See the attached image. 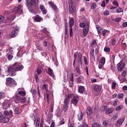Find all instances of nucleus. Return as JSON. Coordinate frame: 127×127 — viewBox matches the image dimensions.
<instances>
[{
	"label": "nucleus",
	"instance_id": "49",
	"mask_svg": "<svg viewBox=\"0 0 127 127\" xmlns=\"http://www.w3.org/2000/svg\"><path fill=\"white\" fill-rule=\"evenodd\" d=\"M116 86V81H113L112 83V88L113 89H115Z\"/></svg>",
	"mask_w": 127,
	"mask_h": 127
},
{
	"label": "nucleus",
	"instance_id": "24",
	"mask_svg": "<svg viewBox=\"0 0 127 127\" xmlns=\"http://www.w3.org/2000/svg\"><path fill=\"white\" fill-rule=\"evenodd\" d=\"M48 74L52 77H54V73L53 70L51 68H48Z\"/></svg>",
	"mask_w": 127,
	"mask_h": 127
},
{
	"label": "nucleus",
	"instance_id": "18",
	"mask_svg": "<svg viewBox=\"0 0 127 127\" xmlns=\"http://www.w3.org/2000/svg\"><path fill=\"white\" fill-rule=\"evenodd\" d=\"M18 28L16 27L15 28V30H13L12 32L11 33V37H15L18 34Z\"/></svg>",
	"mask_w": 127,
	"mask_h": 127
},
{
	"label": "nucleus",
	"instance_id": "35",
	"mask_svg": "<svg viewBox=\"0 0 127 127\" xmlns=\"http://www.w3.org/2000/svg\"><path fill=\"white\" fill-rule=\"evenodd\" d=\"M21 113V110L17 107L16 108H15V113H16V114L17 115H19Z\"/></svg>",
	"mask_w": 127,
	"mask_h": 127
},
{
	"label": "nucleus",
	"instance_id": "52",
	"mask_svg": "<svg viewBox=\"0 0 127 127\" xmlns=\"http://www.w3.org/2000/svg\"><path fill=\"white\" fill-rule=\"evenodd\" d=\"M127 75V71H124L122 73V77H126V76Z\"/></svg>",
	"mask_w": 127,
	"mask_h": 127
},
{
	"label": "nucleus",
	"instance_id": "29",
	"mask_svg": "<svg viewBox=\"0 0 127 127\" xmlns=\"http://www.w3.org/2000/svg\"><path fill=\"white\" fill-rule=\"evenodd\" d=\"M84 81V77L83 76L79 77L77 78V82L78 83H83Z\"/></svg>",
	"mask_w": 127,
	"mask_h": 127
},
{
	"label": "nucleus",
	"instance_id": "11",
	"mask_svg": "<svg viewBox=\"0 0 127 127\" xmlns=\"http://www.w3.org/2000/svg\"><path fill=\"white\" fill-rule=\"evenodd\" d=\"M68 105H69L68 99L67 98H65V100L64 101V107L63 108V110L64 112L67 111L68 108Z\"/></svg>",
	"mask_w": 127,
	"mask_h": 127
},
{
	"label": "nucleus",
	"instance_id": "47",
	"mask_svg": "<svg viewBox=\"0 0 127 127\" xmlns=\"http://www.w3.org/2000/svg\"><path fill=\"white\" fill-rule=\"evenodd\" d=\"M107 33H108V34L110 33V31L105 30L102 33L103 36H105Z\"/></svg>",
	"mask_w": 127,
	"mask_h": 127
},
{
	"label": "nucleus",
	"instance_id": "51",
	"mask_svg": "<svg viewBox=\"0 0 127 127\" xmlns=\"http://www.w3.org/2000/svg\"><path fill=\"white\" fill-rule=\"evenodd\" d=\"M101 127L100 124H98V123H93L92 124V127Z\"/></svg>",
	"mask_w": 127,
	"mask_h": 127
},
{
	"label": "nucleus",
	"instance_id": "22",
	"mask_svg": "<svg viewBox=\"0 0 127 127\" xmlns=\"http://www.w3.org/2000/svg\"><path fill=\"white\" fill-rule=\"evenodd\" d=\"M89 30V27L87 25V27L83 29V35L85 37H86L88 33V31Z\"/></svg>",
	"mask_w": 127,
	"mask_h": 127
},
{
	"label": "nucleus",
	"instance_id": "62",
	"mask_svg": "<svg viewBox=\"0 0 127 127\" xmlns=\"http://www.w3.org/2000/svg\"><path fill=\"white\" fill-rule=\"evenodd\" d=\"M104 51L105 52H109L110 49L109 48H104Z\"/></svg>",
	"mask_w": 127,
	"mask_h": 127
},
{
	"label": "nucleus",
	"instance_id": "1",
	"mask_svg": "<svg viewBox=\"0 0 127 127\" xmlns=\"http://www.w3.org/2000/svg\"><path fill=\"white\" fill-rule=\"evenodd\" d=\"M25 5L28 9H31L34 5V6H38L39 5L38 3V0H25Z\"/></svg>",
	"mask_w": 127,
	"mask_h": 127
},
{
	"label": "nucleus",
	"instance_id": "13",
	"mask_svg": "<svg viewBox=\"0 0 127 127\" xmlns=\"http://www.w3.org/2000/svg\"><path fill=\"white\" fill-rule=\"evenodd\" d=\"M36 72H37V73L35 74V78L36 79V82L37 83H39L40 80H39V76L40 74L42 73V70L38 68L37 69Z\"/></svg>",
	"mask_w": 127,
	"mask_h": 127
},
{
	"label": "nucleus",
	"instance_id": "41",
	"mask_svg": "<svg viewBox=\"0 0 127 127\" xmlns=\"http://www.w3.org/2000/svg\"><path fill=\"white\" fill-rule=\"evenodd\" d=\"M124 98V93H120L118 95V98L119 99H123Z\"/></svg>",
	"mask_w": 127,
	"mask_h": 127
},
{
	"label": "nucleus",
	"instance_id": "46",
	"mask_svg": "<svg viewBox=\"0 0 127 127\" xmlns=\"http://www.w3.org/2000/svg\"><path fill=\"white\" fill-rule=\"evenodd\" d=\"M73 96V94L72 93H71V94H68V96L67 97H66L65 99H68V103H69V99H71Z\"/></svg>",
	"mask_w": 127,
	"mask_h": 127
},
{
	"label": "nucleus",
	"instance_id": "59",
	"mask_svg": "<svg viewBox=\"0 0 127 127\" xmlns=\"http://www.w3.org/2000/svg\"><path fill=\"white\" fill-rule=\"evenodd\" d=\"M67 31H68L67 28V27L65 26V37H68Z\"/></svg>",
	"mask_w": 127,
	"mask_h": 127
},
{
	"label": "nucleus",
	"instance_id": "60",
	"mask_svg": "<svg viewBox=\"0 0 127 127\" xmlns=\"http://www.w3.org/2000/svg\"><path fill=\"white\" fill-rule=\"evenodd\" d=\"M4 97V94L0 92V99H2Z\"/></svg>",
	"mask_w": 127,
	"mask_h": 127
},
{
	"label": "nucleus",
	"instance_id": "19",
	"mask_svg": "<svg viewBox=\"0 0 127 127\" xmlns=\"http://www.w3.org/2000/svg\"><path fill=\"white\" fill-rule=\"evenodd\" d=\"M125 120V117H123L122 118H120L118 119V121H117L116 124L117 126H122L123 123L124 122Z\"/></svg>",
	"mask_w": 127,
	"mask_h": 127
},
{
	"label": "nucleus",
	"instance_id": "37",
	"mask_svg": "<svg viewBox=\"0 0 127 127\" xmlns=\"http://www.w3.org/2000/svg\"><path fill=\"white\" fill-rule=\"evenodd\" d=\"M50 38H51V37L48 35L43 36L41 37L42 40H43V39L47 40V39H49Z\"/></svg>",
	"mask_w": 127,
	"mask_h": 127
},
{
	"label": "nucleus",
	"instance_id": "17",
	"mask_svg": "<svg viewBox=\"0 0 127 127\" xmlns=\"http://www.w3.org/2000/svg\"><path fill=\"white\" fill-rule=\"evenodd\" d=\"M79 101V97L77 95L74 96L73 99L71 100V103L74 106H76Z\"/></svg>",
	"mask_w": 127,
	"mask_h": 127
},
{
	"label": "nucleus",
	"instance_id": "34",
	"mask_svg": "<svg viewBox=\"0 0 127 127\" xmlns=\"http://www.w3.org/2000/svg\"><path fill=\"white\" fill-rule=\"evenodd\" d=\"M36 49L39 51H42L43 49L40 44H36Z\"/></svg>",
	"mask_w": 127,
	"mask_h": 127
},
{
	"label": "nucleus",
	"instance_id": "31",
	"mask_svg": "<svg viewBox=\"0 0 127 127\" xmlns=\"http://www.w3.org/2000/svg\"><path fill=\"white\" fill-rule=\"evenodd\" d=\"M85 90V87L84 86H81L78 88V91L80 93H82Z\"/></svg>",
	"mask_w": 127,
	"mask_h": 127
},
{
	"label": "nucleus",
	"instance_id": "12",
	"mask_svg": "<svg viewBox=\"0 0 127 127\" xmlns=\"http://www.w3.org/2000/svg\"><path fill=\"white\" fill-rule=\"evenodd\" d=\"M3 114L5 116L9 117V118H11L13 117V112L11 110L9 111L5 110L3 112Z\"/></svg>",
	"mask_w": 127,
	"mask_h": 127
},
{
	"label": "nucleus",
	"instance_id": "25",
	"mask_svg": "<svg viewBox=\"0 0 127 127\" xmlns=\"http://www.w3.org/2000/svg\"><path fill=\"white\" fill-rule=\"evenodd\" d=\"M121 77H122L121 75H119L118 77L120 81V83H124V82H126V77H122V78H121Z\"/></svg>",
	"mask_w": 127,
	"mask_h": 127
},
{
	"label": "nucleus",
	"instance_id": "54",
	"mask_svg": "<svg viewBox=\"0 0 127 127\" xmlns=\"http://www.w3.org/2000/svg\"><path fill=\"white\" fill-rule=\"evenodd\" d=\"M116 44V40L114 39H112V42H111V45L112 46H115Z\"/></svg>",
	"mask_w": 127,
	"mask_h": 127
},
{
	"label": "nucleus",
	"instance_id": "16",
	"mask_svg": "<svg viewBox=\"0 0 127 127\" xmlns=\"http://www.w3.org/2000/svg\"><path fill=\"white\" fill-rule=\"evenodd\" d=\"M9 121V118L7 117H3L2 116V117L0 120V123H7Z\"/></svg>",
	"mask_w": 127,
	"mask_h": 127
},
{
	"label": "nucleus",
	"instance_id": "21",
	"mask_svg": "<svg viewBox=\"0 0 127 127\" xmlns=\"http://www.w3.org/2000/svg\"><path fill=\"white\" fill-rule=\"evenodd\" d=\"M88 25V27H89V23L87 21L84 22H81L80 24V26L81 28H87V26Z\"/></svg>",
	"mask_w": 127,
	"mask_h": 127
},
{
	"label": "nucleus",
	"instance_id": "5",
	"mask_svg": "<svg viewBox=\"0 0 127 127\" xmlns=\"http://www.w3.org/2000/svg\"><path fill=\"white\" fill-rule=\"evenodd\" d=\"M22 7L23 6L22 5H19L14 7V8H13V13H14V14H21L23 12L22 9Z\"/></svg>",
	"mask_w": 127,
	"mask_h": 127
},
{
	"label": "nucleus",
	"instance_id": "9",
	"mask_svg": "<svg viewBox=\"0 0 127 127\" xmlns=\"http://www.w3.org/2000/svg\"><path fill=\"white\" fill-rule=\"evenodd\" d=\"M126 66V64L124 63H123V61H121L118 64H117V67H118V69L119 71H122L125 67Z\"/></svg>",
	"mask_w": 127,
	"mask_h": 127
},
{
	"label": "nucleus",
	"instance_id": "2",
	"mask_svg": "<svg viewBox=\"0 0 127 127\" xmlns=\"http://www.w3.org/2000/svg\"><path fill=\"white\" fill-rule=\"evenodd\" d=\"M74 57L75 58V59L74 60L73 64V66L74 67H75V61L76 60L77 62H78L79 64H82V54H80V53H75L74 55Z\"/></svg>",
	"mask_w": 127,
	"mask_h": 127
},
{
	"label": "nucleus",
	"instance_id": "26",
	"mask_svg": "<svg viewBox=\"0 0 127 127\" xmlns=\"http://www.w3.org/2000/svg\"><path fill=\"white\" fill-rule=\"evenodd\" d=\"M34 20L37 22H40L41 21L43 20V18L40 16H36L34 18Z\"/></svg>",
	"mask_w": 127,
	"mask_h": 127
},
{
	"label": "nucleus",
	"instance_id": "6",
	"mask_svg": "<svg viewBox=\"0 0 127 127\" xmlns=\"http://www.w3.org/2000/svg\"><path fill=\"white\" fill-rule=\"evenodd\" d=\"M74 19L73 17H71L69 19V25L70 26V36L72 37L73 36V29L72 27L74 25Z\"/></svg>",
	"mask_w": 127,
	"mask_h": 127
},
{
	"label": "nucleus",
	"instance_id": "38",
	"mask_svg": "<svg viewBox=\"0 0 127 127\" xmlns=\"http://www.w3.org/2000/svg\"><path fill=\"white\" fill-rule=\"evenodd\" d=\"M74 71L76 72V75L79 74L80 71V69L78 67H76L75 68Z\"/></svg>",
	"mask_w": 127,
	"mask_h": 127
},
{
	"label": "nucleus",
	"instance_id": "53",
	"mask_svg": "<svg viewBox=\"0 0 127 127\" xmlns=\"http://www.w3.org/2000/svg\"><path fill=\"white\" fill-rule=\"evenodd\" d=\"M127 46V45L126 43H123V44H122V47L124 50L126 49Z\"/></svg>",
	"mask_w": 127,
	"mask_h": 127
},
{
	"label": "nucleus",
	"instance_id": "57",
	"mask_svg": "<svg viewBox=\"0 0 127 127\" xmlns=\"http://www.w3.org/2000/svg\"><path fill=\"white\" fill-rule=\"evenodd\" d=\"M103 14L105 16H108L110 13L108 10H105V11H104Z\"/></svg>",
	"mask_w": 127,
	"mask_h": 127
},
{
	"label": "nucleus",
	"instance_id": "7",
	"mask_svg": "<svg viewBox=\"0 0 127 127\" xmlns=\"http://www.w3.org/2000/svg\"><path fill=\"white\" fill-rule=\"evenodd\" d=\"M75 7H76V5L72 3V2H69V12L71 13H73L75 12Z\"/></svg>",
	"mask_w": 127,
	"mask_h": 127
},
{
	"label": "nucleus",
	"instance_id": "40",
	"mask_svg": "<svg viewBox=\"0 0 127 127\" xmlns=\"http://www.w3.org/2000/svg\"><path fill=\"white\" fill-rule=\"evenodd\" d=\"M15 99V103H16V104H18L20 102L21 98L19 96H16Z\"/></svg>",
	"mask_w": 127,
	"mask_h": 127
},
{
	"label": "nucleus",
	"instance_id": "48",
	"mask_svg": "<svg viewBox=\"0 0 127 127\" xmlns=\"http://www.w3.org/2000/svg\"><path fill=\"white\" fill-rule=\"evenodd\" d=\"M123 108V106L122 105H120V106H118L116 108V110L117 111H120L121 110H122Z\"/></svg>",
	"mask_w": 127,
	"mask_h": 127
},
{
	"label": "nucleus",
	"instance_id": "10",
	"mask_svg": "<svg viewBox=\"0 0 127 127\" xmlns=\"http://www.w3.org/2000/svg\"><path fill=\"white\" fill-rule=\"evenodd\" d=\"M14 64L15 65V70H16V71H21L24 68V66L20 65V64L15 63Z\"/></svg>",
	"mask_w": 127,
	"mask_h": 127
},
{
	"label": "nucleus",
	"instance_id": "4",
	"mask_svg": "<svg viewBox=\"0 0 127 127\" xmlns=\"http://www.w3.org/2000/svg\"><path fill=\"white\" fill-rule=\"evenodd\" d=\"M6 81V84L9 87H14L16 85V81L11 77L7 78Z\"/></svg>",
	"mask_w": 127,
	"mask_h": 127
},
{
	"label": "nucleus",
	"instance_id": "27",
	"mask_svg": "<svg viewBox=\"0 0 127 127\" xmlns=\"http://www.w3.org/2000/svg\"><path fill=\"white\" fill-rule=\"evenodd\" d=\"M86 111L88 115H90L92 114V109L90 107L87 108Z\"/></svg>",
	"mask_w": 127,
	"mask_h": 127
},
{
	"label": "nucleus",
	"instance_id": "3",
	"mask_svg": "<svg viewBox=\"0 0 127 127\" xmlns=\"http://www.w3.org/2000/svg\"><path fill=\"white\" fill-rule=\"evenodd\" d=\"M15 71H16L15 70V64H14L7 67V72L11 76H15L16 74Z\"/></svg>",
	"mask_w": 127,
	"mask_h": 127
},
{
	"label": "nucleus",
	"instance_id": "58",
	"mask_svg": "<svg viewBox=\"0 0 127 127\" xmlns=\"http://www.w3.org/2000/svg\"><path fill=\"white\" fill-rule=\"evenodd\" d=\"M79 127H88V124H87V123H83V124L79 126Z\"/></svg>",
	"mask_w": 127,
	"mask_h": 127
},
{
	"label": "nucleus",
	"instance_id": "55",
	"mask_svg": "<svg viewBox=\"0 0 127 127\" xmlns=\"http://www.w3.org/2000/svg\"><path fill=\"white\" fill-rule=\"evenodd\" d=\"M69 86H70V87H72L73 86V79H72V77L70 78Z\"/></svg>",
	"mask_w": 127,
	"mask_h": 127
},
{
	"label": "nucleus",
	"instance_id": "33",
	"mask_svg": "<svg viewBox=\"0 0 127 127\" xmlns=\"http://www.w3.org/2000/svg\"><path fill=\"white\" fill-rule=\"evenodd\" d=\"M18 94H19V95H20L22 97H24L26 95V92L23 91H20L18 92Z\"/></svg>",
	"mask_w": 127,
	"mask_h": 127
},
{
	"label": "nucleus",
	"instance_id": "15",
	"mask_svg": "<svg viewBox=\"0 0 127 127\" xmlns=\"http://www.w3.org/2000/svg\"><path fill=\"white\" fill-rule=\"evenodd\" d=\"M92 88H93V91L95 92L99 93L101 92V88L100 85L94 84Z\"/></svg>",
	"mask_w": 127,
	"mask_h": 127
},
{
	"label": "nucleus",
	"instance_id": "45",
	"mask_svg": "<svg viewBox=\"0 0 127 127\" xmlns=\"http://www.w3.org/2000/svg\"><path fill=\"white\" fill-rule=\"evenodd\" d=\"M90 55H91V57H92V58H95V55H94V49H92L91 50V51H90Z\"/></svg>",
	"mask_w": 127,
	"mask_h": 127
},
{
	"label": "nucleus",
	"instance_id": "23",
	"mask_svg": "<svg viewBox=\"0 0 127 127\" xmlns=\"http://www.w3.org/2000/svg\"><path fill=\"white\" fill-rule=\"evenodd\" d=\"M40 9L42 12L43 14L46 15L47 14V10H46L45 7L43 5L40 6Z\"/></svg>",
	"mask_w": 127,
	"mask_h": 127
},
{
	"label": "nucleus",
	"instance_id": "61",
	"mask_svg": "<svg viewBox=\"0 0 127 127\" xmlns=\"http://www.w3.org/2000/svg\"><path fill=\"white\" fill-rule=\"evenodd\" d=\"M4 20V17L0 15V22H2Z\"/></svg>",
	"mask_w": 127,
	"mask_h": 127
},
{
	"label": "nucleus",
	"instance_id": "56",
	"mask_svg": "<svg viewBox=\"0 0 127 127\" xmlns=\"http://www.w3.org/2000/svg\"><path fill=\"white\" fill-rule=\"evenodd\" d=\"M14 19V17H7V20L9 21V22H12Z\"/></svg>",
	"mask_w": 127,
	"mask_h": 127
},
{
	"label": "nucleus",
	"instance_id": "36",
	"mask_svg": "<svg viewBox=\"0 0 127 127\" xmlns=\"http://www.w3.org/2000/svg\"><path fill=\"white\" fill-rule=\"evenodd\" d=\"M108 109V107L107 106H102L100 108L101 111H105Z\"/></svg>",
	"mask_w": 127,
	"mask_h": 127
},
{
	"label": "nucleus",
	"instance_id": "30",
	"mask_svg": "<svg viewBox=\"0 0 127 127\" xmlns=\"http://www.w3.org/2000/svg\"><path fill=\"white\" fill-rule=\"evenodd\" d=\"M30 92L32 93V95L33 97L36 96V95L37 93V91L36 89H31L30 90Z\"/></svg>",
	"mask_w": 127,
	"mask_h": 127
},
{
	"label": "nucleus",
	"instance_id": "42",
	"mask_svg": "<svg viewBox=\"0 0 127 127\" xmlns=\"http://www.w3.org/2000/svg\"><path fill=\"white\" fill-rule=\"evenodd\" d=\"M40 118H39V117H38V118H37V121H36V127H39V126H40Z\"/></svg>",
	"mask_w": 127,
	"mask_h": 127
},
{
	"label": "nucleus",
	"instance_id": "28",
	"mask_svg": "<svg viewBox=\"0 0 127 127\" xmlns=\"http://www.w3.org/2000/svg\"><path fill=\"white\" fill-rule=\"evenodd\" d=\"M113 112H114V109L113 108H110L105 112V114H110L113 113Z\"/></svg>",
	"mask_w": 127,
	"mask_h": 127
},
{
	"label": "nucleus",
	"instance_id": "43",
	"mask_svg": "<svg viewBox=\"0 0 127 127\" xmlns=\"http://www.w3.org/2000/svg\"><path fill=\"white\" fill-rule=\"evenodd\" d=\"M105 62H106V59H105V58H102L100 60L99 63L105 64Z\"/></svg>",
	"mask_w": 127,
	"mask_h": 127
},
{
	"label": "nucleus",
	"instance_id": "32",
	"mask_svg": "<svg viewBox=\"0 0 127 127\" xmlns=\"http://www.w3.org/2000/svg\"><path fill=\"white\" fill-rule=\"evenodd\" d=\"M84 116V113H82L81 112L78 115V119L79 121H81Z\"/></svg>",
	"mask_w": 127,
	"mask_h": 127
},
{
	"label": "nucleus",
	"instance_id": "8",
	"mask_svg": "<svg viewBox=\"0 0 127 127\" xmlns=\"http://www.w3.org/2000/svg\"><path fill=\"white\" fill-rule=\"evenodd\" d=\"M11 103L10 102L9 100H5L4 102L2 104V108L3 109L6 110L8 108L10 107Z\"/></svg>",
	"mask_w": 127,
	"mask_h": 127
},
{
	"label": "nucleus",
	"instance_id": "64",
	"mask_svg": "<svg viewBox=\"0 0 127 127\" xmlns=\"http://www.w3.org/2000/svg\"><path fill=\"white\" fill-rule=\"evenodd\" d=\"M68 127H74L73 124H71L70 122L68 123Z\"/></svg>",
	"mask_w": 127,
	"mask_h": 127
},
{
	"label": "nucleus",
	"instance_id": "39",
	"mask_svg": "<svg viewBox=\"0 0 127 127\" xmlns=\"http://www.w3.org/2000/svg\"><path fill=\"white\" fill-rule=\"evenodd\" d=\"M109 120H105L103 122V125L104 127H107L109 125Z\"/></svg>",
	"mask_w": 127,
	"mask_h": 127
},
{
	"label": "nucleus",
	"instance_id": "63",
	"mask_svg": "<svg viewBox=\"0 0 127 127\" xmlns=\"http://www.w3.org/2000/svg\"><path fill=\"white\" fill-rule=\"evenodd\" d=\"M12 58H13V56H12V55H10V54L8 55V60H9V61L11 60Z\"/></svg>",
	"mask_w": 127,
	"mask_h": 127
},
{
	"label": "nucleus",
	"instance_id": "44",
	"mask_svg": "<svg viewBox=\"0 0 127 127\" xmlns=\"http://www.w3.org/2000/svg\"><path fill=\"white\" fill-rule=\"evenodd\" d=\"M97 7V4L96 3H92L91 4V9H95Z\"/></svg>",
	"mask_w": 127,
	"mask_h": 127
},
{
	"label": "nucleus",
	"instance_id": "50",
	"mask_svg": "<svg viewBox=\"0 0 127 127\" xmlns=\"http://www.w3.org/2000/svg\"><path fill=\"white\" fill-rule=\"evenodd\" d=\"M116 12L118 13L123 12V9L122 8H117V9H116Z\"/></svg>",
	"mask_w": 127,
	"mask_h": 127
},
{
	"label": "nucleus",
	"instance_id": "20",
	"mask_svg": "<svg viewBox=\"0 0 127 127\" xmlns=\"http://www.w3.org/2000/svg\"><path fill=\"white\" fill-rule=\"evenodd\" d=\"M49 5H50L52 7V8H53V9L55 11H58V8L57 7V6L55 4H54V3L51 1H49Z\"/></svg>",
	"mask_w": 127,
	"mask_h": 127
},
{
	"label": "nucleus",
	"instance_id": "14",
	"mask_svg": "<svg viewBox=\"0 0 127 127\" xmlns=\"http://www.w3.org/2000/svg\"><path fill=\"white\" fill-rule=\"evenodd\" d=\"M47 100L48 103H49L50 101H53V94L52 92L49 93L47 92Z\"/></svg>",
	"mask_w": 127,
	"mask_h": 127
}]
</instances>
